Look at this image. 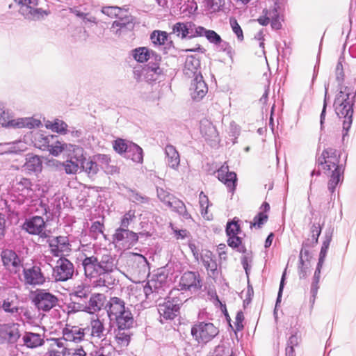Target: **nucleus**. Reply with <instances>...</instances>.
Masks as SVG:
<instances>
[{
	"mask_svg": "<svg viewBox=\"0 0 356 356\" xmlns=\"http://www.w3.org/2000/svg\"><path fill=\"white\" fill-rule=\"evenodd\" d=\"M324 222H313L310 226L311 238L305 241V246H315L318 242Z\"/></svg>",
	"mask_w": 356,
	"mask_h": 356,
	"instance_id": "33",
	"label": "nucleus"
},
{
	"mask_svg": "<svg viewBox=\"0 0 356 356\" xmlns=\"http://www.w3.org/2000/svg\"><path fill=\"white\" fill-rule=\"evenodd\" d=\"M217 177L227 186L229 191L233 193L235 191L237 182L236 174L229 170V166L226 163L217 170Z\"/></svg>",
	"mask_w": 356,
	"mask_h": 356,
	"instance_id": "16",
	"label": "nucleus"
},
{
	"mask_svg": "<svg viewBox=\"0 0 356 356\" xmlns=\"http://www.w3.org/2000/svg\"><path fill=\"white\" fill-rule=\"evenodd\" d=\"M199 199H200V205L201 208V214L202 216L207 219L209 220V217L207 216L208 214V207H209V199L208 197L202 191L199 195Z\"/></svg>",
	"mask_w": 356,
	"mask_h": 356,
	"instance_id": "56",
	"label": "nucleus"
},
{
	"mask_svg": "<svg viewBox=\"0 0 356 356\" xmlns=\"http://www.w3.org/2000/svg\"><path fill=\"white\" fill-rule=\"evenodd\" d=\"M227 242L228 245L233 249H236L238 252L243 254L246 253L247 250L245 246L243 244V239L238 235L228 237Z\"/></svg>",
	"mask_w": 356,
	"mask_h": 356,
	"instance_id": "45",
	"label": "nucleus"
},
{
	"mask_svg": "<svg viewBox=\"0 0 356 356\" xmlns=\"http://www.w3.org/2000/svg\"><path fill=\"white\" fill-rule=\"evenodd\" d=\"M67 147V149L65 154L67 159L74 161H77V163L81 165L83 164L86 160L83 148L79 145L72 144H68Z\"/></svg>",
	"mask_w": 356,
	"mask_h": 356,
	"instance_id": "30",
	"label": "nucleus"
},
{
	"mask_svg": "<svg viewBox=\"0 0 356 356\" xmlns=\"http://www.w3.org/2000/svg\"><path fill=\"white\" fill-rule=\"evenodd\" d=\"M341 152L336 149L332 147L325 149L317 161L319 170L317 172L314 170L311 172V176H314L319 175L322 171L328 177L327 189L331 195L334 193L337 187L342 184L344 179L347 155L341 163Z\"/></svg>",
	"mask_w": 356,
	"mask_h": 356,
	"instance_id": "1",
	"label": "nucleus"
},
{
	"mask_svg": "<svg viewBox=\"0 0 356 356\" xmlns=\"http://www.w3.org/2000/svg\"><path fill=\"white\" fill-rule=\"evenodd\" d=\"M131 333L130 329L117 328L115 330V341L121 347L129 346L131 340Z\"/></svg>",
	"mask_w": 356,
	"mask_h": 356,
	"instance_id": "39",
	"label": "nucleus"
},
{
	"mask_svg": "<svg viewBox=\"0 0 356 356\" xmlns=\"http://www.w3.org/2000/svg\"><path fill=\"white\" fill-rule=\"evenodd\" d=\"M216 46L218 51L225 52L231 59H232L234 51L229 42L222 40L221 38L220 42H218Z\"/></svg>",
	"mask_w": 356,
	"mask_h": 356,
	"instance_id": "60",
	"label": "nucleus"
},
{
	"mask_svg": "<svg viewBox=\"0 0 356 356\" xmlns=\"http://www.w3.org/2000/svg\"><path fill=\"white\" fill-rule=\"evenodd\" d=\"M47 243L50 249V252L54 257L63 255L65 252L71 251V245L67 236H50Z\"/></svg>",
	"mask_w": 356,
	"mask_h": 356,
	"instance_id": "12",
	"label": "nucleus"
},
{
	"mask_svg": "<svg viewBox=\"0 0 356 356\" xmlns=\"http://www.w3.org/2000/svg\"><path fill=\"white\" fill-rule=\"evenodd\" d=\"M32 301L38 310L47 312L57 305L58 299L47 290L37 289Z\"/></svg>",
	"mask_w": 356,
	"mask_h": 356,
	"instance_id": "6",
	"label": "nucleus"
},
{
	"mask_svg": "<svg viewBox=\"0 0 356 356\" xmlns=\"http://www.w3.org/2000/svg\"><path fill=\"white\" fill-rule=\"evenodd\" d=\"M310 264L309 261H300L298 266V276L300 279H305L307 276Z\"/></svg>",
	"mask_w": 356,
	"mask_h": 356,
	"instance_id": "62",
	"label": "nucleus"
},
{
	"mask_svg": "<svg viewBox=\"0 0 356 356\" xmlns=\"http://www.w3.org/2000/svg\"><path fill=\"white\" fill-rule=\"evenodd\" d=\"M129 145V142L128 143L123 139L118 138L115 140L113 148L115 152H118L119 154H123L124 156L125 157V154L128 149Z\"/></svg>",
	"mask_w": 356,
	"mask_h": 356,
	"instance_id": "61",
	"label": "nucleus"
},
{
	"mask_svg": "<svg viewBox=\"0 0 356 356\" xmlns=\"http://www.w3.org/2000/svg\"><path fill=\"white\" fill-rule=\"evenodd\" d=\"M115 266H116L115 264ZM115 266H113L111 269L107 271L102 272L101 275H99L97 278V280L95 281L96 286H105L109 288L116 283V279L113 277L111 273L113 271Z\"/></svg>",
	"mask_w": 356,
	"mask_h": 356,
	"instance_id": "32",
	"label": "nucleus"
},
{
	"mask_svg": "<svg viewBox=\"0 0 356 356\" xmlns=\"http://www.w3.org/2000/svg\"><path fill=\"white\" fill-rule=\"evenodd\" d=\"M72 298L83 301L88 299L90 296V291L88 287L84 286H78L75 288L72 293L71 294Z\"/></svg>",
	"mask_w": 356,
	"mask_h": 356,
	"instance_id": "47",
	"label": "nucleus"
},
{
	"mask_svg": "<svg viewBox=\"0 0 356 356\" xmlns=\"http://www.w3.org/2000/svg\"><path fill=\"white\" fill-rule=\"evenodd\" d=\"M81 168H82L89 177H93L99 171V165L96 162L92 160L86 161V159L83 164L81 165Z\"/></svg>",
	"mask_w": 356,
	"mask_h": 356,
	"instance_id": "49",
	"label": "nucleus"
},
{
	"mask_svg": "<svg viewBox=\"0 0 356 356\" xmlns=\"http://www.w3.org/2000/svg\"><path fill=\"white\" fill-rule=\"evenodd\" d=\"M113 238L114 242L122 243L128 247L134 245L138 241V234L129 230L128 228H118Z\"/></svg>",
	"mask_w": 356,
	"mask_h": 356,
	"instance_id": "19",
	"label": "nucleus"
},
{
	"mask_svg": "<svg viewBox=\"0 0 356 356\" xmlns=\"http://www.w3.org/2000/svg\"><path fill=\"white\" fill-rule=\"evenodd\" d=\"M201 260L210 275L214 276L218 274L216 258L212 252L207 250H203L201 253Z\"/></svg>",
	"mask_w": 356,
	"mask_h": 356,
	"instance_id": "28",
	"label": "nucleus"
},
{
	"mask_svg": "<svg viewBox=\"0 0 356 356\" xmlns=\"http://www.w3.org/2000/svg\"><path fill=\"white\" fill-rule=\"evenodd\" d=\"M132 56L139 63H145L149 59H153L154 61H161V57L155 51L145 47L134 49L132 51Z\"/></svg>",
	"mask_w": 356,
	"mask_h": 356,
	"instance_id": "24",
	"label": "nucleus"
},
{
	"mask_svg": "<svg viewBox=\"0 0 356 356\" xmlns=\"http://www.w3.org/2000/svg\"><path fill=\"white\" fill-rule=\"evenodd\" d=\"M20 337L18 324L0 325V338L8 343H14Z\"/></svg>",
	"mask_w": 356,
	"mask_h": 356,
	"instance_id": "23",
	"label": "nucleus"
},
{
	"mask_svg": "<svg viewBox=\"0 0 356 356\" xmlns=\"http://www.w3.org/2000/svg\"><path fill=\"white\" fill-rule=\"evenodd\" d=\"M159 61H155L154 63L149 62L144 69L146 74L147 76H151V78H149V80L156 81L157 79V76L161 74L162 70L159 65ZM147 78H148V76H147Z\"/></svg>",
	"mask_w": 356,
	"mask_h": 356,
	"instance_id": "44",
	"label": "nucleus"
},
{
	"mask_svg": "<svg viewBox=\"0 0 356 356\" xmlns=\"http://www.w3.org/2000/svg\"><path fill=\"white\" fill-rule=\"evenodd\" d=\"M45 222L42 217L35 216L25 220L22 229L31 235H38L42 238L47 237L44 232Z\"/></svg>",
	"mask_w": 356,
	"mask_h": 356,
	"instance_id": "13",
	"label": "nucleus"
},
{
	"mask_svg": "<svg viewBox=\"0 0 356 356\" xmlns=\"http://www.w3.org/2000/svg\"><path fill=\"white\" fill-rule=\"evenodd\" d=\"M168 207L171 208L172 211L177 212L184 219L188 220L191 218V216L187 211L184 203L177 197L173 199V201H172Z\"/></svg>",
	"mask_w": 356,
	"mask_h": 356,
	"instance_id": "38",
	"label": "nucleus"
},
{
	"mask_svg": "<svg viewBox=\"0 0 356 356\" xmlns=\"http://www.w3.org/2000/svg\"><path fill=\"white\" fill-rule=\"evenodd\" d=\"M125 158L129 159L136 163H142L143 154L142 148L134 143H129Z\"/></svg>",
	"mask_w": 356,
	"mask_h": 356,
	"instance_id": "34",
	"label": "nucleus"
},
{
	"mask_svg": "<svg viewBox=\"0 0 356 356\" xmlns=\"http://www.w3.org/2000/svg\"><path fill=\"white\" fill-rule=\"evenodd\" d=\"M24 282L29 285H42L45 282V277L40 266H33L24 268Z\"/></svg>",
	"mask_w": 356,
	"mask_h": 356,
	"instance_id": "20",
	"label": "nucleus"
},
{
	"mask_svg": "<svg viewBox=\"0 0 356 356\" xmlns=\"http://www.w3.org/2000/svg\"><path fill=\"white\" fill-rule=\"evenodd\" d=\"M200 67V61L198 58L195 56H188L185 60L184 73L188 77H196L197 74H201L199 71Z\"/></svg>",
	"mask_w": 356,
	"mask_h": 356,
	"instance_id": "27",
	"label": "nucleus"
},
{
	"mask_svg": "<svg viewBox=\"0 0 356 356\" xmlns=\"http://www.w3.org/2000/svg\"><path fill=\"white\" fill-rule=\"evenodd\" d=\"M202 280L198 272L186 271L179 282L180 290L196 292L202 288Z\"/></svg>",
	"mask_w": 356,
	"mask_h": 356,
	"instance_id": "11",
	"label": "nucleus"
},
{
	"mask_svg": "<svg viewBox=\"0 0 356 356\" xmlns=\"http://www.w3.org/2000/svg\"><path fill=\"white\" fill-rule=\"evenodd\" d=\"M90 328H81L78 326H71L67 325L63 330V338L66 341L79 343L84 339L86 331H89Z\"/></svg>",
	"mask_w": 356,
	"mask_h": 356,
	"instance_id": "21",
	"label": "nucleus"
},
{
	"mask_svg": "<svg viewBox=\"0 0 356 356\" xmlns=\"http://www.w3.org/2000/svg\"><path fill=\"white\" fill-rule=\"evenodd\" d=\"M106 298L103 293H93L86 301V313L94 314L99 312L106 305Z\"/></svg>",
	"mask_w": 356,
	"mask_h": 356,
	"instance_id": "22",
	"label": "nucleus"
},
{
	"mask_svg": "<svg viewBox=\"0 0 356 356\" xmlns=\"http://www.w3.org/2000/svg\"><path fill=\"white\" fill-rule=\"evenodd\" d=\"M126 303L124 300L119 297H111L106 302L104 309L107 312V315L109 318H112L114 315L118 314L120 311H124V308L127 307Z\"/></svg>",
	"mask_w": 356,
	"mask_h": 356,
	"instance_id": "25",
	"label": "nucleus"
},
{
	"mask_svg": "<svg viewBox=\"0 0 356 356\" xmlns=\"http://www.w3.org/2000/svg\"><path fill=\"white\" fill-rule=\"evenodd\" d=\"M181 305V300L174 297H168L164 302L159 303L158 312L160 314L161 322L163 323L164 320H172L178 316Z\"/></svg>",
	"mask_w": 356,
	"mask_h": 356,
	"instance_id": "8",
	"label": "nucleus"
},
{
	"mask_svg": "<svg viewBox=\"0 0 356 356\" xmlns=\"http://www.w3.org/2000/svg\"><path fill=\"white\" fill-rule=\"evenodd\" d=\"M25 170L29 172H40L42 168V162L40 158L33 154L26 156V162L24 165Z\"/></svg>",
	"mask_w": 356,
	"mask_h": 356,
	"instance_id": "31",
	"label": "nucleus"
},
{
	"mask_svg": "<svg viewBox=\"0 0 356 356\" xmlns=\"http://www.w3.org/2000/svg\"><path fill=\"white\" fill-rule=\"evenodd\" d=\"M1 259L3 265L8 268L10 266L17 267L20 263L19 259L16 253L9 250L2 251Z\"/></svg>",
	"mask_w": 356,
	"mask_h": 356,
	"instance_id": "35",
	"label": "nucleus"
},
{
	"mask_svg": "<svg viewBox=\"0 0 356 356\" xmlns=\"http://www.w3.org/2000/svg\"><path fill=\"white\" fill-rule=\"evenodd\" d=\"M64 170L66 174H76L79 169L81 168V164L77 163V161H74L67 159L66 161L63 163Z\"/></svg>",
	"mask_w": 356,
	"mask_h": 356,
	"instance_id": "54",
	"label": "nucleus"
},
{
	"mask_svg": "<svg viewBox=\"0 0 356 356\" xmlns=\"http://www.w3.org/2000/svg\"><path fill=\"white\" fill-rule=\"evenodd\" d=\"M133 20V17L127 12L122 17L113 22L111 31L117 36L125 35L133 30L134 27Z\"/></svg>",
	"mask_w": 356,
	"mask_h": 356,
	"instance_id": "14",
	"label": "nucleus"
},
{
	"mask_svg": "<svg viewBox=\"0 0 356 356\" xmlns=\"http://www.w3.org/2000/svg\"><path fill=\"white\" fill-rule=\"evenodd\" d=\"M356 92L353 88L348 86H341L336 95L334 102V108L337 115L344 118L343 121V138L347 135L353 123V106L355 101Z\"/></svg>",
	"mask_w": 356,
	"mask_h": 356,
	"instance_id": "2",
	"label": "nucleus"
},
{
	"mask_svg": "<svg viewBox=\"0 0 356 356\" xmlns=\"http://www.w3.org/2000/svg\"><path fill=\"white\" fill-rule=\"evenodd\" d=\"M57 136L48 135L46 136L41 137L40 140H38V147L42 150H49V146L54 140H56Z\"/></svg>",
	"mask_w": 356,
	"mask_h": 356,
	"instance_id": "59",
	"label": "nucleus"
},
{
	"mask_svg": "<svg viewBox=\"0 0 356 356\" xmlns=\"http://www.w3.org/2000/svg\"><path fill=\"white\" fill-rule=\"evenodd\" d=\"M23 341L24 344L31 348L41 346L44 342L40 334L33 332L26 333L23 337Z\"/></svg>",
	"mask_w": 356,
	"mask_h": 356,
	"instance_id": "37",
	"label": "nucleus"
},
{
	"mask_svg": "<svg viewBox=\"0 0 356 356\" xmlns=\"http://www.w3.org/2000/svg\"><path fill=\"white\" fill-rule=\"evenodd\" d=\"M208 92V87L203 80L202 74H197L191 84L190 95L193 100L199 102L206 95Z\"/></svg>",
	"mask_w": 356,
	"mask_h": 356,
	"instance_id": "18",
	"label": "nucleus"
},
{
	"mask_svg": "<svg viewBox=\"0 0 356 356\" xmlns=\"http://www.w3.org/2000/svg\"><path fill=\"white\" fill-rule=\"evenodd\" d=\"M136 219V211L129 210L122 218L120 228H128L131 222Z\"/></svg>",
	"mask_w": 356,
	"mask_h": 356,
	"instance_id": "58",
	"label": "nucleus"
},
{
	"mask_svg": "<svg viewBox=\"0 0 356 356\" xmlns=\"http://www.w3.org/2000/svg\"><path fill=\"white\" fill-rule=\"evenodd\" d=\"M344 58L343 57H340L335 68L336 79L338 82L339 89L341 86H343L342 83L344 80V72L342 64Z\"/></svg>",
	"mask_w": 356,
	"mask_h": 356,
	"instance_id": "55",
	"label": "nucleus"
},
{
	"mask_svg": "<svg viewBox=\"0 0 356 356\" xmlns=\"http://www.w3.org/2000/svg\"><path fill=\"white\" fill-rule=\"evenodd\" d=\"M102 12L110 17H116L118 19L128 11L118 6H104Z\"/></svg>",
	"mask_w": 356,
	"mask_h": 356,
	"instance_id": "41",
	"label": "nucleus"
},
{
	"mask_svg": "<svg viewBox=\"0 0 356 356\" xmlns=\"http://www.w3.org/2000/svg\"><path fill=\"white\" fill-rule=\"evenodd\" d=\"M41 0H15V2L20 6L19 13L26 18L39 19L47 13L37 6Z\"/></svg>",
	"mask_w": 356,
	"mask_h": 356,
	"instance_id": "9",
	"label": "nucleus"
},
{
	"mask_svg": "<svg viewBox=\"0 0 356 356\" xmlns=\"http://www.w3.org/2000/svg\"><path fill=\"white\" fill-rule=\"evenodd\" d=\"M127 191L128 193V198L132 202L136 204H145L149 201L148 197L142 195L136 190L128 188H127Z\"/></svg>",
	"mask_w": 356,
	"mask_h": 356,
	"instance_id": "46",
	"label": "nucleus"
},
{
	"mask_svg": "<svg viewBox=\"0 0 356 356\" xmlns=\"http://www.w3.org/2000/svg\"><path fill=\"white\" fill-rule=\"evenodd\" d=\"M203 31H201V36H205L209 42L216 44L220 42L221 37L216 31L213 30H207L203 26H201Z\"/></svg>",
	"mask_w": 356,
	"mask_h": 356,
	"instance_id": "52",
	"label": "nucleus"
},
{
	"mask_svg": "<svg viewBox=\"0 0 356 356\" xmlns=\"http://www.w3.org/2000/svg\"><path fill=\"white\" fill-rule=\"evenodd\" d=\"M172 29V33L182 40L201 37V31H203L200 26H197L191 21L177 22Z\"/></svg>",
	"mask_w": 356,
	"mask_h": 356,
	"instance_id": "7",
	"label": "nucleus"
},
{
	"mask_svg": "<svg viewBox=\"0 0 356 356\" xmlns=\"http://www.w3.org/2000/svg\"><path fill=\"white\" fill-rule=\"evenodd\" d=\"M219 333V330L211 323L199 322L191 328V334L198 343H207Z\"/></svg>",
	"mask_w": 356,
	"mask_h": 356,
	"instance_id": "5",
	"label": "nucleus"
},
{
	"mask_svg": "<svg viewBox=\"0 0 356 356\" xmlns=\"http://www.w3.org/2000/svg\"><path fill=\"white\" fill-rule=\"evenodd\" d=\"M33 184L31 179L25 177H16L12 189L17 195L24 198H31L33 195Z\"/></svg>",
	"mask_w": 356,
	"mask_h": 356,
	"instance_id": "15",
	"label": "nucleus"
},
{
	"mask_svg": "<svg viewBox=\"0 0 356 356\" xmlns=\"http://www.w3.org/2000/svg\"><path fill=\"white\" fill-rule=\"evenodd\" d=\"M152 43L156 46H161L165 44L168 40V34L162 31H154L150 35Z\"/></svg>",
	"mask_w": 356,
	"mask_h": 356,
	"instance_id": "48",
	"label": "nucleus"
},
{
	"mask_svg": "<svg viewBox=\"0 0 356 356\" xmlns=\"http://www.w3.org/2000/svg\"><path fill=\"white\" fill-rule=\"evenodd\" d=\"M165 161L168 166L173 170H177L180 164V156L175 147L172 145H167L164 148Z\"/></svg>",
	"mask_w": 356,
	"mask_h": 356,
	"instance_id": "26",
	"label": "nucleus"
},
{
	"mask_svg": "<svg viewBox=\"0 0 356 356\" xmlns=\"http://www.w3.org/2000/svg\"><path fill=\"white\" fill-rule=\"evenodd\" d=\"M200 130L202 136L207 140H216L218 138V134L216 127L207 119L200 121Z\"/></svg>",
	"mask_w": 356,
	"mask_h": 356,
	"instance_id": "29",
	"label": "nucleus"
},
{
	"mask_svg": "<svg viewBox=\"0 0 356 356\" xmlns=\"http://www.w3.org/2000/svg\"><path fill=\"white\" fill-rule=\"evenodd\" d=\"M67 124L63 120L56 119L54 122L47 121L46 123V127L51 129L53 131L65 134L69 131L67 130Z\"/></svg>",
	"mask_w": 356,
	"mask_h": 356,
	"instance_id": "40",
	"label": "nucleus"
},
{
	"mask_svg": "<svg viewBox=\"0 0 356 356\" xmlns=\"http://www.w3.org/2000/svg\"><path fill=\"white\" fill-rule=\"evenodd\" d=\"M225 3V0H207V6L213 11L219 10Z\"/></svg>",
	"mask_w": 356,
	"mask_h": 356,
	"instance_id": "64",
	"label": "nucleus"
},
{
	"mask_svg": "<svg viewBox=\"0 0 356 356\" xmlns=\"http://www.w3.org/2000/svg\"><path fill=\"white\" fill-rule=\"evenodd\" d=\"M67 145L68 144L58 140L57 137L56 140H54V142H51L48 152H49L51 155L57 156L62 152L66 153Z\"/></svg>",
	"mask_w": 356,
	"mask_h": 356,
	"instance_id": "43",
	"label": "nucleus"
},
{
	"mask_svg": "<svg viewBox=\"0 0 356 356\" xmlns=\"http://www.w3.org/2000/svg\"><path fill=\"white\" fill-rule=\"evenodd\" d=\"M0 124L6 128H28L33 129L39 127L41 122L33 118H20L12 119L8 110L5 107L3 103L0 102Z\"/></svg>",
	"mask_w": 356,
	"mask_h": 356,
	"instance_id": "4",
	"label": "nucleus"
},
{
	"mask_svg": "<svg viewBox=\"0 0 356 356\" xmlns=\"http://www.w3.org/2000/svg\"><path fill=\"white\" fill-rule=\"evenodd\" d=\"M156 192L158 198L168 207L172 201H173V199L175 198L173 195L163 188L157 187Z\"/></svg>",
	"mask_w": 356,
	"mask_h": 356,
	"instance_id": "51",
	"label": "nucleus"
},
{
	"mask_svg": "<svg viewBox=\"0 0 356 356\" xmlns=\"http://www.w3.org/2000/svg\"><path fill=\"white\" fill-rule=\"evenodd\" d=\"M238 221L235 220V218L232 221L228 222L226 226V234L227 238L229 236H234V235H238L241 233V227L238 223Z\"/></svg>",
	"mask_w": 356,
	"mask_h": 356,
	"instance_id": "53",
	"label": "nucleus"
},
{
	"mask_svg": "<svg viewBox=\"0 0 356 356\" xmlns=\"http://www.w3.org/2000/svg\"><path fill=\"white\" fill-rule=\"evenodd\" d=\"M74 272V264L67 258L60 257L53 269V276L56 281L65 282L72 277Z\"/></svg>",
	"mask_w": 356,
	"mask_h": 356,
	"instance_id": "10",
	"label": "nucleus"
},
{
	"mask_svg": "<svg viewBox=\"0 0 356 356\" xmlns=\"http://www.w3.org/2000/svg\"><path fill=\"white\" fill-rule=\"evenodd\" d=\"M86 277L97 278L102 272L107 271L115 266V259L110 254L86 257L81 262Z\"/></svg>",
	"mask_w": 356,
	"mask_h": 356,
	"instance_id": "3",
	"label": "nucleus"
},
{
	"mask_svg": "<svg viewBox=\"0 0 356 356\" xmlns=\"http://www.w3.org/2000/svg\"><path fill=\"white\" fill-rule=\"evenodd\" d=\"M268 215L264 212H259L253 218V221L250 222V228H261L262 225L268 220Z\"/></svg>",
	"mask_w": 356,
	"mask_h": 356,
	"instance_id": "57",
	"label": "nucleus"
},
{
	"mask_svg": "<svg viewBox=\"0 0 356 356\" xmlns=\"http://www.w3.org/2000/svg\"><path fill=\"white\" fill-rule=\"evenodd\" d=\"M110 321L115 324L117 328L120 329H131L134 323V316L129 307H125L124 311H120Z\"/></svg>",
	"mask_w": 356,
	"mask_h": 356,
	"instance_id": "17",
	"label": "nucleus"
},
{
	"mask_svg": "<svg viewBox=\"0 0 356 356\" xmlns=\"http://www.w3.org/2000/svg\"><path fill=\"white\" fill-rule=\"evenodd\" d=\"M13 302L9 299L4 300L1 305V308L6 313L17 314L19 312V308L17 306L12 307Z\"/></svg>",
	"mask_w": 356,
	"mask_h": 356,
	"instance_id": "63",
	"label": "nucleus"
},
{
	"mask_svg": "<svg viewBox=\"0 0 356 356\" xmlns=\"http://www.w3.org/2000/svg\"><path fill=\"white\" fill-rule=\"evenodd\" d=\"M333 232H334V229L332 227H330L329 229H326L325 232L324 240L323 241V244L321 246V252L319 254V258H318V261H320L321 263H324L327 250L329 249L330 244L332 241Z\"/></svg>",
	"mask_w": 356,
	"mask_h": 356,
	"instance_id": "36",
	"label": "nucleus"
},
{
	"mask_svg": "<svg viewBox=\"0 0 356 356\" xmlns=\"http://www.w3.org/2000/svg\"><path fill=\"white\" fill-rule=\"evenodd\" d=\"M91 336L93 337L102 338L104 336V325L102 321L99 318L92 320L90 322Z\"/></svg>",
	"mask_w": 356,
	"mask_h": 356,
	"instance_id": "42",
	"label": "nucleus"
},
{
	"mask_svg": "<svg viewBox=\"0 0 356 356\" xmlns=\"http://www.w3.org/2000/svg\"><path fill=\"white\" fill-rule=\"evenodd\" d=\"M86 301L77 300L73 298V300L68 304L67 308L70 309L69 313H76L78 312H86Z\"/></svg>",
	"mask_w": 356,
	"mask_h": 356,
	"instance_id": "50",
	"label": "nucleus"
}]
</instances>
